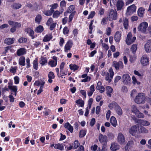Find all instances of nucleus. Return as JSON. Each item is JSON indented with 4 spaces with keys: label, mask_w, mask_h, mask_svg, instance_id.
<instances>
[{
    "label": "nucleus",
    "mask_w": 151,
    "mask_h": 151,
    "mask_svg": "<svg viewBox=\"0 0 151 151\" xmlns=\"http://www.w3.org/2000/svg\"><path fill=\"white\" fill-rule=\"evenodd\" d=\"M145 94L139 93L135 99V102L138 104L144 103L145 102Z\"/></svg>",
    "instance_id": "f257e3e1"
},
{
    "label": "nucleus",
    "mask_w": 151,
    "mask_h": 151,
    "mask_svg": "<svg viewBox=\"0 0 151 151\" xmlns=\"http://www.w3.org/2000/svg\"><path fill=\"white\" fill-rule=\"evenodd\" d=\"M117 13L116 11L115 10L111 9L109 15V21H111L113 20H115L117 19Z\"/></svg>",
    "instance_id": "f03ea898"
},
{
    "label": "nucleus",
    "mask_w": 151,
    "mask_h": 151,
    "mask_svg": "<svg viewBox=\"0 0 151 151\" xmlns=\"http://www.w3.org/2000/svg\"><path fill=\"white\" fill-rule=\"evenodd\" d=\"M148 27V23L144 22L140 23L137 28L138 30L142 32L145 33Z\"/></svg>",
    "instance_id": "7ed1b4c3"
},
{
    "label": "nucleus",
    "mask_w": 151,
    "mask_h": 151,
    "mask_svg": "<svg viewBox=\"0 0 151 151\" xmlns=\"http://www.w3.org/2000/svg\"><path fill=\"white\" fill-rule=\"evenodd\" d=\"M136 39L135 37H132V35L131 33H129L126 40V43L128 45H130L135 41Z\"/></svg>",
    "instance_id": "20e7f679"
},
{
    "label": "nucleus",
    "mask_w": 151,
    "mask_h": 151,
    "mask_svg": "<svg viewBox=\"0 0 151 151\" xmlns=\"http://www.w3.org/2000/svg\"><path fill=\"white\" fill-rule=\"evenodd\" d=\"M134 122L136 123L140 124L144 126H148L150 125V122L145 120L138 119L136 117L133 119Z\"/></svg>",
    "instance_id": "39448f33"
},
{
    "label": "nucleus",
    "mask_w": 151,
    "mask_h": 151,
    "mask_svg": "<svg viewBox=\"0 0 151 151\" xmlns=\"http://www.w3.org/2000/svg\"><path fill=\"white\" fill-rule=\"evenodd\" d=\"M136 9V7L134 4H133L129 6L127 8L126 14L129 15H130L135 12Z\"/></svg>",
    "instance_id": "423d86ee"
},
{
    "label": "nucleus",
    "mask_w": 151,
    "mask_h": 151,
    "mask_svg": "<svg viewBox=\"0 0 151 151\" xmlns=\"http://www.w3.org/2000/svg\"><path fill=\"white\" fill-rule=\"evenodd\" d=\"M122 79L123 83L126 84L130 83L131 81V79L129 75L127 74H124L123 75Z\"/></svg>",
    "instance_id": "0eeeda50"
},
{
    "label": "nucleus",
    "mask_w": 151,
    "mask_h": 151,
    "mask_svg": "<svg viewBox=\"0 0 151 151\" xmlns=\"http://www.w3.org/2000/svg\"><path fill=\"white\" fill-rule=\"evenodd\" d=\"M113 66L114 67L116 70H118L119 68L122 69L123 68V63L121 61H119L118 62L114 61L113 62Z\"/></svg>",
    "instance_id": "6e6552de"
},
{
    "label": "nucleus",
    "mask_w": 151,
    "mask_h": 151,
    "mask_svg": "<svg viewBox=\"0 0 151 151\" xmlns=\"http://www.w3.org/2000/svg\"><path fill=\"white\" fill-rule=\"evenodd\" d=\"M117 141L120 144H123L125 141V139L123 134L121 133L118 134Z\"/></svg>",
    "instance_id": "1a4fd4ad"
},
{
    "label": "nucleus",
    "mask_w": 151,
    "mask_h": 151,
    "mask_svg": "<svg viewBox=\"0 0 151 151\" xmlns=\"http://www.w3.org/2000/svg\"><path fill=\"white\" fill-rule=\"evenodd\" d=\"M141 63L143 66H146L149 64L148 59L146 55H144L141 57Z\"/></svg>",
    "instance_id": "9d476101"
},
{
    "label": "nucleus",
    "mask_w": 151,
    "mask_h": 151,
    "mask_svg": "<svg viewBox=\"0 0 151 151\" xmlns=\"http://www.w3.org/2000/svg\"><path fill=\"white\" fill-rule=\"evenodd\" d=\"M145 50L147 52H151V40H148L145 45Z\"/></svg>",
    "instance_id": "9b49d317"
},
{
    "label": "nucleus",
    "mask_w": 151,
    "mask_h": 151,
    "mask_svg": "<svg viewBox=\"0 0 151 151\" xmlns=\"http://www.w3.org/2000/svg\"><path fill=\"white\" fill-rule=\"evenodd\" d=\"M120 146L117 143L113 142L111 144L110 149L112 151H116L119 149Z\"/></svg>",
    "instance_id": "f8f14e48"
},
{
    "label": "nucleus",
    "mask_w": 151,
    "mask_h": 151,
    "mask_svg": "<svg viewBox=\"0 0 151 151\" xmlns=\"http://www.w3.org/2000/svg\"><path fill=\"white\" fill-rule=\"evenodd\" d=\"M73 45V43L72 41H68L65 47V52H68V50H70Z\"/></svg>",
    "instance_id": "ddd939ff"
},
{
    "label": "nucleus",
    "mask_w": 151,
    "mask_h": 151,
    "mask_svg": "<svg viewBox=\"0 0 151 151\" xmlns=\"http://www.w3.org/2000/svg\"><path fill=\"white\" fill-rule=\"evenodd\" d=\"M138 128L137 126L136 125H134L132 127L129 131V133L132 134V135H134L135 133L137 131Z\"/></svg>",
    "instance_id": "4468645a"
},
{
    "label": "nucleus",
    "mask_w": 151,
    "mask_h": 151,
    "mask_svg": "<svg viewBox=\"0 0 151 151\" xmlns=\"http://www.w3.org/2000/svg\"><path fill=\"white\" fill-rule=\"evenodd\" d=\"M25 31L28 33L29 34V35L32 37V39H34V31L32 29L30 28H26L25 29Z\"/></svg>",
    "instance_id": "2eb2a0df"
},
{
    "label": "nucleus",
    "mask_w": 151,
    "mask_h": 151,
    "mask_svg": "<svg viewBox=\"0 0 151 151\" xmlns=\"http://www.w3.org/2000/svg\"><path fill=\"white\" fill-rule=\"evenodd\" d=\"M14 38H7L5 40L4 43L7 45H11L14 42Z\"/></svg>",
    "instance_id": "dca6fc26"
},
{
    "label": "nucleus",
    "mask_w": 151,
    "mask_h": 151,
    "mask_svg": "<svg viewBox=\"0 0 151 151\" xmlns=\"http://www.w3.org/2000/svg\"><path fill=\"white\" fill-rule=\"evenodd\" d=\"M99 140L101 143L106 142L107 137L106 136H104L102 134H100L99 136Z\"/></svg>",
    "instance_id": "f3484780"
},
{
    "label": "nucleus",
    "mask_w": 151,
    "mask_h": 151,
    "mask_svg": "<svg viewBox=\"0 0 151 151\" xmlns=\"http://www.w3.org/2000/svg\"><path fill=\"white\" fill-rule=\"evenodd\" d=\"M64 127L65 128L68 129L70 132L72 133L73 131V127L68 122L65 124Z\"/></svg>",
    "instance_id": "a211bd4d"
},
{
    "label": "nucleus",
    "mask_w": 151,
    "mask_h": 151,
    "mask_svg": "<svg viewBox=\"0 0 151 151\" xmlns=\"http://www.w3.org/2000/svg\"><path fill=\"white\" fill-rule=\"evenodd\" d=\"M121 33L119 31H117L116 32L115 36L114 39L116 42H119L121 39Z\"/></svg>",
    "instance_id": "6ab92c4d"
},
{
    "label": "nucleus",
    "mask_w": 151,
    "mask_h": 151,
    "mask_svg": "<svg viewBox=\"0 0 151 151\" xmlns=\"http://www.w3.org/2000/svg\"><path fill=\"white\" fill-rule=\"evenodd\" d=\"M26 53L25 49L24 48H21L18 49L17 52V54L18 56L23 55Z\"/></svg>",
    "instance_id": "aec40b11"
},
{
    "label": "nucleus",
    "mask_w": 151,
    "mask_h": 151,
    "mask_svg": "<svg viewBox=\"0 0 151 151\" xmlns=\"http://www.w3.org/2000/svg\"><path fill=\"white\" fill-rule=\"evenodd\" d=\"M124 5V3L121 0L118 1L117 4L116 6L117 7V10H120Z\"/></svg>",
    "instance_id": "412c9836"
},
{
    "label": "nucleus",
    "mask_w": 151,
    "mask_h": 151,
    "mask_svg": "<svg viewBox=\"0 0 151 151\" xmlns=\"http://www.w3.org/2000/svg\"><path fill=\"white\" fill-rule=\"evenodd\" d=\"M145 10V9L142 7L139 8L138 11V15L140 17H142Z\"/></svg>",
    "instance_id": "4be33fe9"
},
{
    "label": "nucleus",
    "mask_w": 151,
    "mask_h": 151,
    "mask_svg": "<svg viewBox=\"0 0 151 151\" xmlns=\"http://www.w3.org/2000/svg\"><path fill=\"white\" fill-rule=\"evenodd\" d=\"M110 122L111 124L114 127H116L117 125L116 120L115 117L112 116L111 117Z\"/></svg>",
    "instance_id": "5701e85b"
},
{
    "label": "nucleus",
    "mask_w": 151,
    "mask_h": 151,
    "mask_svg": "<svg viewBox=\"0 0 151 151\" xmlns=\"http://www.w3.org/2000/svg\"><path fill=\"white\" fill-rule=\"evenodd\" d=\"M74 6L73 5H71L67 9L66 12L64 13V15L66 16L67 14L68 13H71L74 10Z\"/></svg>",
    "instance_id": "b1692460"
},
{
    "label": "nucleus",
    "mask_w": 151,
    "mask_h": 151,
    "mask_svg": "<svg viewBox=\"0 0 151 151\" xmlns=\"http://www.w3.org/2000/svg\"><path fill=\"white\" fill-rule=\"evenodd\" d=\"M115 110L116 112L119 115H121L122 114V111L120 106H119L117 104L115 106Z\"/></svg>",
    "instance_id": "393cba45"
},
{
    "label": "nucleus",
    "mask_w": 151,
    "mask_h": 151,
    "mask_svg": "<svg viewBox=\"0 0 151 151\" xmlns=\"http://www.w3.org/2000/svg\"><path fill=\"white\" fill-rule=\"evenodd\" d=\"M48 77L49 78L48 82L50 83H51L52 82V79L54 78L55 76L53 73L52 72H50L49 73L48 75Z\"/></svg>",
    "instance_id": "a878e982"
},
{
    "label": "nucleus",
    "mask_w": 151,
    "mask_h": 151,
    "mask_svg": "<svg viewBox=\"0 0 151 151\" xmlns=\"http://www.w3.org/2000/svg\"><path fill=\"white\" fill-rule=\"evenodd\" d=\"M54 148L55 149H59L61 151L64 150L63 145L60 143L55 144L54 146Z\"/></svg>",
    "instance_id": "bb28decb"
},
{
    "label": "nucleus",
    "mask_w": 151,
    "mask_h": 151,
    "mask_svg": "<svg viewBox=\"0 0 151 151\" xmlns=\"http://www.w3.org/2000/svg\"><path fill=\"white\" fill-rule=\"evenodd\" d=\"M133 142L132 141H129L127 145L125 146L124 148L126 150V151H127V150H128L129 148H130L133 145Z\"/></svg>",
    "instance_id": "cd10ccee"
},
{
    "label": "nucleus",
    "mask_w": 151,
    "mask_h": 151,
    "mask_svg": "<svg viewBox=\"0 0 151 151\" xmlns=\"http://www.w3.org/2000/svg\"><path fill=\"white\" fill-rule=\"evenodd\" d=\"M113 91L112 88L109 86H108L106 87V91L107 95L110 97L111 96V93Z\"/></svg>",
    "instance_id": "c85d7f7f"
},
{
    "label": "nucleus",
    "mask_w": 151,
    "mask_h": 151,
    "mask_svg": "<svg viewBox=\"0 0 151 151\" xmlns=\"http://www.w3.org/2000/svg\"><path fill=\"white\" fill-rule=\"evenodd\" d=\"M25 58L22 56L20 58L19 60V64L21 65L24 66L25 65Z\"/></svg>",
    "instance_id": "c756f323"
},
{
    "label": "nucleus",
    "mask_w": 151,
    "mask_h": 151,
    "mask_svg": "<svg viewBox=\"0 0 151 151\" xmlns=\"http://www.w3.org/2000/svg\"><path fill=\"white\" fill-rule=\"evenodd\" d=\"M8 87L12 91L14 92H17V87L16 86L9 85Z\"/></svg>",
    "instance_id": "7c9ffc66"
},
{
    "label": "nucleus",
    "mask_w": 151,
    "mask_h": 151,
    "mask_svg": "<svg viewBox=\"0 0 151 151\" xmlns=\"http://www.w3.org/2000/svg\"><path fill=\"white\" fill-rule=\"evenodd\" d=\"M69 66L70 69L73 70L74 71L77 70L79 68V66L75 64H70Z\"/></svg>",
    "instance_id": "2f4dec72"
},
{
    "label": "nucleus",
    "mask_w": 151,
    "mask_h": 151,
    "mask_svg": "<svg viewBox=\"0 0 151 151\" xmlns=\"http://www.w3.org/2000/svg\"><path fill=\"white\" fill-rule=\"evenodd\" d=\"M52 38V36L51 35H47L45 36L43 40L44 42L49 41Z\"/></svg>",
    "instance_id": "473e14b6"
},
{
    "label": "nucleus",
    "mask_w": 151,
    "mask_h": 151,
    "mask_svg": "<svg viewBox=\"0 0 151 151\" xmlns=\"http://www.w3.org/2000/svg\"><path fill=\"white\" fill-rule=\"evenodd\" d=\"M43 30V28L42 26L39 25L36 28L35 31L37 32H41Z\"/></svg>",
    "instance_id": "72a5a7b5"
},
{
    "label": "nucleus",
    "mask_w": 151,
    "mask_h": 151,
    "mask_svg": "<svg viewBox=\"0 0 151 151\" xmlns=\"http://www.w3.org/2000/svg\"><path fill=\"white\" fill-rule=\"evenodd\" d=\"M42 20V17L40 14L37 15L35 18V21L36 23L38 24H40Z\"/></svg>",
    "instance_id": "f704fd0d"
},
{
    "label": "nucleus",
    "mask_w": 151,
    "mask_h": 151,
    "mask_svg": "<svg viewBox=\"0 0 151 151\" xmlns=\"http://www.w3.org/2000/svg\"><path fill=\"white\" fill-rule=\"evenodd\" d=\"M123 24L125 29H127L128 26V21L127 18H125L123 20Z\"/></svg>",
    "instance_id": "c9c22d12"
},
{
    "label": "nucleus",
    "mask_w": 151,
    "mask_h": 151,
    "mask_svg": "<svg viewBox=\"0 0 151 151\" xmlns=\"http://www.w3.org/2000/svg\"><path fill=\"white\" fill-rule=\"evenodd\" d=\"M131 111L135 114L139 110L137 109L136 106L134 105H133L131 107Z\"/></svg>",
    "instance_id": "e433bc0d"
},
{
    "label": "nucleus",
    "mask_w": 151,
    "mask_h": 151,
    "mask_svg": "<svg viewBox=\"0 0 151 151\" xmlns=\"http://www.w3.org/2000/svg\"><path fill=\"white\" fill-rule=\"evenodd\" d=\"M135 115L137 117L139 118H143L145 116L144 114L139 111H138Z\"/></svg>",
    "instance_id": "4c0bfd02"
},
{
    "label": "nucleus",
    "mask_w": 151,
    "mask_h": 151,
    "mask_svg": "<svg viewBox=\"0 0 151 151\" xmlns=\"http://www.w3.org/2000/svg\"><path fill=\"white\" fill-rule=\"evenodd\" d=\"M140 131L141 133H147L148 132V131L145 127L141 126L140 128Z\"/></svg>",
    "instance_id": "58836bf2"
},
{
    "label": "nucleus",
    "mask_w": 151,
    "mask_h": 151,
    "mask_svg": "<svg viewBox=\"0 0 151 151\" xmlns=\"http://www.w3.org/2000/svg\"><path fill=\"white\" fill-rule=\"evenodd\" d=\"M54 12V10L53 9H50V10L45 12L44 14L46 16H50L52 15Z\"/></svg>",
    "instance_id": "ea45409f"
},
{
    "label": "nucleus",
    "mask_w": 151,
    "mask_h": 151,
    "mask_svg": "<svg viewBox=\"0 0 151 151\" xmlns=\"http://www.w3.org/2000/svg\"><path fill=\"white\" fill-rule=\"evenodd\" d=\"M137 49V44H134L132 45L131 48V50L134 54L135 52Z\"/></svg>",
    "instance_id": "a19ab883"
},
{
    "label": "nucleus",
    "mask_w": 151,
    "mask_h": 151,
    "mask_svg": "<svg viewBox=\"0 0 151 151\" xmlns=\"http://www.w3.org/2000/svg\"><path fill=\"white\" fill-rule=\"evenodd\" d=\"M76 103L78 104H80L81 107H83L84 105V101L80 99L76 101Z\"/></svg>",
    "instance_id": "79ce46f5"
},
{
    "label": "nucleus",
    "mask_w": 151,
    "mask_h": 151,
    "mask_svg": "<svg viewBox=\"0 0 151 151\" xmlns=\"http://www.w3.org/2000/svg\"><path fill=\"white\" fill-rule=\"evenodd\" d=\"M132 83L134 84H137V85H139L140 84V83L137 81L136 78L134 76H133L132 77Z\"/></svg>",
    "instance_id": "37998d69"
},
{
    "label": "nucleus",
    "mask_w": 151,
    "mask_h": 151,
    "mask_svg": "<svg viewBox=\"0 0 151 151\" xmlns=\"http://www.w3.org/2000/svg\"><path fill=\"white\" fill-rule=\"evenodd\" d=\"M86 134V131L85 130H81L79 132V137L81 138L83 137Z\"/></svg>",
    "instance_id": "c03bdc74"
},
{
    "label": "nucleus",
    "mask_w": 151,
    "mask_h": 151,
    "mask_svg": "<svg viewBox=\"0 0 151 151\" xmlns=\"http://www.w3.org/2000/svg\"><path fill=\"white\" fill-rule=\"evenodd\" d=\"M33 68L36 70H37L38 68V63L37 61V59H36L34 60L33 63Z\"/></svg>",
    "instance_id": "a18cd8bd"
},
{
    "label": "nucleus",
    "mask_w": 151,
    "mask_h": 151,
    "mask_svg": "<svg viewBox=\"0 0 151 151\" xmlns=\"http://www.w3.org/2000/svg\"><path fill=\"white\" fill-rule=\"evenodd\" d=\"M57 61L51 60L49 62V64L52 67L55 66L57 65Z\"/></svg>",
    "instance_id": "49530a36"
},
{
    "label": "nucleus",
    "mask_w": 151,
    "mask_h": 151,
    "mask_svg": "<svg viewBox=\"0 0 151 151\" xmlns=\"http://www.w3.org/2000/svg\"><path fill=\"white\" fill-rule=\"evenodd\" d=\"M60 15V12L58 11H55L53 14V17L54 18H57Z\"/></svg>",
    "instance_id": "de8ad7c7"
},
{
    "label": "nucleus",
    "mask_w": 151,
    "mask_h": 151,
    "mask_svg": "<svg viewBox=\"0 0 151 151\" xmlns=\"http://www.w3.org/2000/svg\"><path fill=\"white\" fill-rule=\"evenodd\" d=\"M21 6V5L19 4H14L13 5L14 9H18L20 8Z\"/></svg>",
    "instance_id": "09e8293b"
},
{
    "label": "nucleus",
    "mask_w": 151,
    "mask_h": 151,
    "mask_svg": "<svg viewBox=\"0 0 151 151\" xmlns=\"http://www.w3.org/2000/svg\"><path fill=\"white\" fill-rule=\"evenodd\" d=\"M79 145L80 144L78 141L77 140H76L74 143V146L73 147V149H76L78 147Z\"/></svg>",
    "instance_id": "8fccbe9b"
},
{
    "label": "nucleus",
    "mask_w": 151,
    "mask_h": 151,
    "mask_svg": "<svg viewBox=\"0 0 151 151\" xmlns=\"http://www.w3.org/2000/svg\"><path fill=\"white\" fill-rule=\"evenodd\" d=\"M117 104L115 102H113L111 104H109V106L110 109H111L113 108H115V106L117 105Z\"/></svg>",
    "instance_id": "3c124183"
},
{
    "label": "nucleus",
    "mask_w": 151,
    "mask_h": 151,
    "mask_svg": "<svg viewBox=\"0 0 151 151\" xmlns=\"http://www.w3.org/2000/svg\"><path fill=\"white\" fill-rule=\"evenodd\" d=\"M27 39L25 38L21 37L19 38L18 40V42L19 43H24L26 42Z\"/></svg>",
    "instance_id": "603ef678"
},
{
    "label": "nucleus",
    "mask_w": 151,
    "mask_h": 151,
    "mask_svg": "<svg viewBox=\"0 0 151 151\" xmlns=\"http://www.w3.org/2000/svg\"><path fill=\"white\" fill-rule=\"evenodd\" d=\"M111 78L109 79V74L108 73H106V75L105 79L107 81H108L109 83H110L111 81Z\"/></svg>",
    "instance_id": "864d4df0"
},
{
    "label": "nucleus",
    "mask_w": 151,
    "mask_h": 151,
    "mask_svg": "<svg viewBox=\"0 0 151 151\" xmlns=\"http://www.w3.org/2000/svg\"><path fill=\"white\" fill-rule=\"evenodd\" d=\"M109 72L110 75V77L111 78H113V76L114 75V73L113 70L112 68H110L109 70Z\"/></svg>",
    "instance_id": "5fc2aeb1"
},
{
    "label": "nucleus",
    "mask_w": 151,
    "mask_h": 151,
    "mask_svg": "<svg viewBox=\"0 0 151 151\" xmlns=\"http://www.w3.org/2000/svg\"><path fill=\"white\" fill-rule=\"evenodd\" d=\"M69 32V30L67 27H64L63 30V32L64 35L68 34Z\"/></svg>",
    "instance_id": "6e6d98bb"
},
{
    "label": "nucleus",
    "mask_w": 151,
    "mask_h": 151,
    "mask_svg": "<svg viewBox=\"0 0 151 151\" xmlns=\"http://www.w3.org/2000/svg\"><path fill=\"white\" fill-rule=\"evenodd\" d=\"M107 135L109 139H112L114 137V135L111 132H108L107 134Z\"/></svg>",
    "instance_id": "4d7b16f0"
},
{
    "label": "nucleus",
    "mask_w": 151,
    "mask_h": 151,
    "mask_svg": "<svg viewBox=\"0 0 151 151\" xmlns=\"http://www.w3.org/2000/svg\"><path fill=\"white\" fill-rule=\"evenodd\" d=\"M47 63V60L45 58H41V61L40 63L42 65H44L45 63Z\"/></svg>",
    "instance_id": "13d9d810"
},
{
    "label": "nucleus",
    "mask_w": 151,
    "mask_h": 151,
    "mask_svg": "<svg viewBox=\"0 0 151 151\" xmlns=\"http://www.w3.org/2000/svg\"><path fill=\"white\" fill-rule=\"evenodd\" d=\"M91 79V77L89 76H87L85 78L82 80L81 82H86L90 81Z\"/></svg>",
    "instance_id": "bf43d9fd"
},
{
    "label": "nucleus",
    "mask_w": 151,
    "mask_h": 151,
    "mask_svg": "<svg viewBox=\"0 0 151 151\" xmlns=\"http://www.w3.org/2000/svg\"><path fill=\"white\" fill-rule=\"evenodd\" d=\"M95 12L92 11H91L90 14L89 15V16L88 17V19H89L90 18H92L93 16L95 15Z\"/></svg>",
    "instance_id": "052dcab7"
},
{
    "label": "nucleus",
    "mask_w": 151,
    "mask_h": 151,
    "mask_svg": "<svg viewBox=\"0 0 151 151\" xmlns=\"http://www.w3.org/2000/svg\"><path fill=\"white\" fill-rule=\"evenodd\" d=\"M14 79L15 84H18L19 80V78L17 76H16L14 77Z\"/></svg>",
    "instance_id": "680f3d73"
},
{
    "label": "nucleus",
    "mask_w": 151,
    "mask_h": 151,
    "mask_svg": "<svg viewBox=\"0 0 151 151\" xmlns=\"http://www.w3.org/2000/svg\"><path fill=\"white\" fill-rule=\"evenodd\" d=\"M95 119L94 118H93L91 119V121L90 122V125L91 127H93L95 123Z\"/></svg>",
    "instance_id": "e2e57ef3"
},
{
    "label": "nucleus",
    "mask_w": 151,
    "mask_h": 151,
    "mask_svg": "<svg viewBox=\"0 0 151 151\" xmlns=\"http://www.w3.org/2000/svg\"><path fill=\"white\" fill-rule=\"evenodd\" d=\"M107 19L106 18H104L102 19L101 22V24L103 25H104L107 24Z\"/></svg>",
    "instance_id": "0e129e2a"
},
{
    "label": "nucleus",
    "mask_w": 151,
    "mask_h": 151,
    "mask_svg": "<svg viewBox=\"0 0 151 151\" xmlns=\"http://www.w3.org/2000/svg\"><path fill=\"white\" fill-rule=\"evenodd\" d=\"M104 9L101 8L99 9V14L101 15H103L104 14Z\"/></svg>",
    "instance_id": "69168bd1"
},
{
    "label": "nucleus",
    "mask_w": 151,
    "mask_h": 151,
    "mask_svg": "<svg viewBox=\"0 0 151 151\" xmlns=\"http://www.w3.org/2000/svg\"><path fill=\"white\" fill-rule=\"evenodd\" d=\"M131 19L132 22L137 20L138 19V17L137 16H133L131 18Z\"/></svg>",
    "instance_id": "338daca9"
},
{
    "label": "nucleus",
    "mask_w": 151,
    "mask_h": 151,
    "mask_svg": "<svg viewBox=\"0 0 151 151\" xmlns=\"http://www.w3.org/2000/svg\"><path fill=\"white\" fill-rule=\"evenodd\" d=\"M75 151H84V148L82 145H81L78 150Z\"/></svg>",
    "instance_id": "774afa93"
}]
</instances>
